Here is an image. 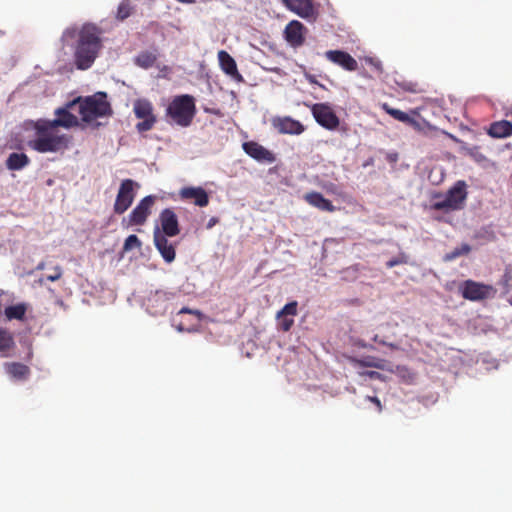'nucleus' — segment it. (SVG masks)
<instances>
[{
	"label": "nucleus",
	"instance_id": "6ab92c4d",
	"mask_svg": "<svg viewBox=\"0 0 512 512\" xmlns=\"http://www.w3.org/2000/svg\"><path fill=\"white\" fill-rule=\"evenodd\" d=\"M154 244L167 263H171L175 260L176 252L174 245L169 243L167 237L161 234L158 227L154 230Z\"/></svg>",
	"mask_w": 512,
	"mask_h": 512
},
{
	"label": "nucleus",
	"instance_id": "37998d69",
	"mask_svg": "<svg viewBox=\"0 0 512 512\" xmlns=\"http://www.w3.org/2000/svg\"><path fill=\"white\" fill-rule=\"evenodd\" d=\"M182 313H189V314H193L195 316H197V318L200 320L201 319V316H202V313L199 311V310H192L190 308H187V307H183L180 311H179V314H182Z\"/></svg>",
	"mask_w": 512,
	"mask_h": 512
},
{
	"label": "nucleus",
	"instance_id": "b1692460",
	"mask_svg": "<svg viewBox=\"0 0 512 512\" xmlns=\"http://www.w3.org/2000/svg\"><path fill=\"white\" fill-rule=\"evenodd\" d=\"M15 345L13 333L5 328H0V357L12 356L11 351L15 348Z\"/></svg>",
	"mask_w": 512,
	"mask_h": 512
},
{
	"label": "nucleus",
	"instance_id": "f704fd0d",
	"mask_svg": "<svg viewBox=\"0 0 512 512\" xmlns=\"http://www.w3.org/2000/svg\"><path fill=\"white\" fill-rule=\"evenodd\" d=\"M141 245H142V243H141L140 239L136 235L132 234V235H129L125 239L124 245H123V251L127 252V251H130L135 248L139 249V248H141Z\"/></svg>",
	"mask_w": 512,
	"mask_h": 512
},
{
	"label": "nucleus",
	"instance_id": "c756f323",
	"mask_svg": "<svg viewBox=\"0 0 512 512\" xmlns=\"http://www.w3.org/2000/svg\"><path fill=\"white\" fill-rule=\"evenodd\" d=\"M431 208L436 211H456L459 210V205H457V201H452L446 195L438 201L432 203Z\"/></svg>",
	"mask_w": 512,
	"mask_h": 512
},
{
	"label": "nucleus",
	"instance_id": "dca6fc26",
	"mask_svg": "<svg viewBox=\"0 0 512 512\" xmlns=\"http://www.w3.org/2000/svg\"><path fill=\"white\" fill-rule=\"evenodd\" d=\"M298 303L291 301L287 303L280 311H278L276 318L278 327L283 332H288L294 325L293 317L297 315Z\"/></svg>",
	"mask_w": 512,
	"mask_h": 512
},
{
	"label": "nucleus",
	"instance_id": "4468645a",
	"mask_svg": "<svg viewBox=\"0 0 512 512\" xmlns=\"http://www.w3.org/2000/svg\"><path fill=\"white\" fill-rule=\"evenodd\" d=\"M305 31L306 28L301 22L293 20L285 27V40L294 48L300 47L305 42Z\"/></svg>",
	"mask_w": 512,
	"mask_h": 512
},
{
	"label": "nucleus",
	"instance_id": "1a4fd4ad",
	"mask_svg": "<svg viewBox=\"0 0 512 512\" xmlns=\"http://www.w3.org/2000/svg\"><path fill=\"white\" fill-rule=\"evenodd\" d=\"M460 292L464 299L481 301L490 298L494 293V289L490 285L473 280H466L461 284Z\"/></svg>",
	"mask_w": 512,
	"mask_h": 512
},
{
	"label": "nucleus",
	"instance_id": "9d476101",
	"mask_svg": "<svg viewBox=\"0 0 512 512\" xmlns=\"http://www.w3.org/2000/svg\"><path fill=\"white\" fill-rule=\"evenodd\" d=\"M74 107L75 106H70L69 101L65 104V106L57 108L54 112L56 118L48 120V123L56 129H58V127H62L65 129L77 127L79 125V120L70 111Z\"/></svg>",
	"mask_w": 512,
	"mask_h": 512
},
{
	"label": "nucleus",
	"instance_id": "473e14b6",
	"mask_svg": "<svg viewBox=\"0 0 512 512\" xmlns=\"http://www.w3.org/2000/svg\"><path fill=\"white\" fill-rule=\"evenodd\" d=\"M471 251V247L470 245H468L467 243H464L462 244L460 247H457L455 248L454 250H452L451 252L447 253L445 256H444V260L445 261H452L462 255H467L469 254Z\"/></svg>",
	"mask_w": 512,
	"mask_h": 512
},
{
	"label": "nucleus",
	"instance_id": "bb28decb",
	"mask_svg": "<svg viewBox=\"0 0 512 512\" xmlns=\"http://www.w3.org/2000/svg\"><path fill=\"white\" fill-rule=\"evenodd\" d=\"M489 134L495 138H504L512 135V124L507 120L492 123Z\"/></svg>",
	"mask_w": 512,
	"mask_h": 512
},
{
	"label": "nucleus",
	"instance_id": "de8ad7c7",
	"mask_svg": "<svg viewBox=\"0 0 512 512\" xmlns=\"http://www.w3.org/2000/svg\"><path fill=\"white\" fill-rule=\"evenodd\" d=\"M158 310H155V313H158V311H161V309H165V305H163L162 307L161 306H158Z\"/></svg>",
	"mask_w": 512,
	"mask_h": 512
},
{
	"label": "nucleus",
	"instance_id": "0eeeda50",
	"mask_svg": "<svg viewBox=\"0 0 512 512\" xmlns=\"http://www.w3.org/2000/svg\"><path fill=\"white\" fill-rule=\"evenodd\" d=\"M139 184L132 179H124L120 183L118 193L113 205V211L117 215L124 214L132 205Z\"/></svg>",
	"mask_w": 512,
	"mask_h": 512
},
{
	"label": "nucleus",
	"instance_id": "ddd939ff",
	"mask_svg": "<svg viewBox=\"0 0 512 512\" xmlns=\"http://www.w3.org/2000/svg\"><path fill=\"white\" fill-rule=\"evenodd\" d=\"M272 125L281 134L300 135L305 131L300 121L289 116L273 118Z\"/></svg>",
	"mask_w": 512,
	"mask_h": 512
},
{
	"label": "nucleus",
	"instance_id": "79ce46f5",
	"mask_svg": "<svg viewBox=\"0 0 512 512\" xmlns=\"http://www.w3.org/2000/svg\"><path fill=\"white\" fill-rule=\"evenodd\" d=\"M366 399L368 401L372 402L376 406L378 412L382 411V404H381V401H380V399L378 397H376V396H367Z\"/></svg>",
	"mask_w": 512,
	"mask_h": 512
},
{
	"label": "nucleus",
	"instance_id": "393cba45",
	"mask_svg": "<svg viewBox=\"0 0 512 512\" xmlns=\"http://www.w3.org/2000/svg\"><path fill=\"white\" fill-rule=\"evenodd\" d=\"M446 196L450 198L452 201H457V205H459V210L462 209L467 198L466 183L462 180L457 181L447 191Z\"/></svg>",
	"mask_w": 512,
	"mask_h": 512
},
{
	"label": "nucleus",
	"instance_id": "a211bd4d",
	"mask_svg": "<svg viewBox=\"0 0 512 512\" xmlns=\"http://www.w3.org/2000/svg\"><path fill=\"white\" fill-rule=\"evenodd\" d=\"M3 368L7 376L13 381L24 382L27 381L31 375L30 367L21 362H5Z\"/></svg>",
	"mask_w": 512,
	"mask_h": 512
},
{
	"label": "nucleus",
	"instance_id": "423d86ee",
	"mask_svg": "<svg viewBox=\"0 0 512 512\" xmlns=\"http://www.w3.org/2000/svg\"><path fill=\"white\" fill-rule=\"evenodd\" d=\"M133 112L135 117L141 120L136 124L139 133L150 131L157 122L153 104L148 99H136L133 103Z\"/></svg>",
	"mask_w": 512,
	"mask_h": 512
},
{
	"label": "nucleus",
	"instance_id": "c9c22d12",
	"mask_svg": "<svg viewBox=\"0 0 512 512\" xmlns=\"http://www.w3.org/2000/svg\"><path fill=\"white\" fill-rule=\"evenodd\" d=\"M396 373L407 383H411L414 379V374L405 366H397Z\"/></svg>",
	"mask_w": 512,
	"mask_h": 512
},
{
	"label": "nucleus",
	"instance_id": "7ed1b4c3",
	"mask_svg": "<svg viewBox=\"0 0 512 512\" xmlns=\"http://www.w3.org/2000/svg\"><path fill=\"white\" fill-rule=\"evenodd\" d=\"M79 107L82 121L89 123L94 119L109 117L113 114L111 104L105 92H97L91 96L77 97L70 101V106Z\"/></svg>",
	"mask_w": 512,
	"mask_h": 512
},
{
	"label": "nucleus",
	"instance_id": "58836bf2",
	"mask_svg": "<svg viewBox=\"0 0 512 512\" xmlns=\"http://www.w3.org/2000/svg\"><path fill=\"white\" fill-rule=\"evenodd\" d=\"M359 375L362 377H368L369 379H372V380H383L384 379L383 375L377 371H363V372H359Z\"/></svg>",
	"mask_w": 512,
	"mask_h": 512
},
{
	"label": "nucleus",
	"instance_id": "2eb2a0df",
	"mask_svg": "<svg viewBox=\"0 0 512 512\" xmlns=\"http://www.w3.org/2000/svg\"><path fill=\"white\" fill-rule=\"evenodd\" d=\"M325 57L335 65L340 66L346 71H356L358 69L357 61L348 53L342 50H328Z\"/></svg>",
	"mask_w": 512,
	"mask_h": 512
},
{
	"label": "nucleus",
	"instance_id": "49530a36",
	"mask_svg": "<svg viewBox=\"0 0 512 512\" xmlns=\"http://www.w3.org/2000/svg\"><path fill=\"white\" fill-rule=\"evenodd\" d=\"M158 310H155V313H158V311H161V309H165V305H163L162 307L161 306H158Z\"/></svg>",
	"mask_w": 512,
	"mask_h": 512
},
{
	"label": "nucleus",
	"instance_id": "3c124183",
	"mask_svg": "<svg viewBox=\"0 0 512 512\" xmlns=\"http://www.w3.org/2000/svg\"><path fill=\"white\" fill-rule=\"evenodd\" d=\"M406 89H407V90H409L410 92H415V90H414V89H412V88H410V87H408V88H406Z\"/></svg>",
	"mask_w": 512,
	"mask_h": 512
},
{
	"label": "nucleus",
	"instance_id": "72a5a7b5",
	"mask_svg": "<svg viewBox=\"0 0 512 512\" xmlns=\"http://www.w3.org/2000/svg\"><path fill=\"white\" fill-rule=\"evenodd\" d=\"M132 10L133 8L128 0L122 1L117 9V19L121 21L125 20L132 14Z\"/></svg>",
	"mask_w": 512,
	"mask_h": 512
},
{
	"label": "nucleus",
	"instance_id": "09e8293b",
	"mask_svg": "<svg viewBox=\"0 0 512 512\" xmlns=\"http://www.w3.org/2000/svg\"><path fill=\"white\" fill-rule=\"evenodd\" d=\"M411 113H412L413 115H418V112H417L416 110H412V111H411Z\"/></svg>",
	"mask_w": 512,
	"mask_h": 512
},
{
	"label": "nucleus",
	"instance_id": "c85d7f7f",
	"mask_svg": "<svg viewBox=\"0 0 512 512\" xmlns=\"http://www.w3.org/2000/svg\"><path fill=\"white\" fill-rule=\"evenodd\" d=\"M174 297V293L164 290H156L154 293L150 295L148 298L149 306H163L169 300Z\"/></svg>",
	"mask_w": 512,
	"mask_h": 512
},
{
	"label": "nucleus",
	"instance_id": "ea45409f",
	"mask_svg": "<svg viewBox=\"0 0 512 512\" xmlns=\"http://www.w3.org/2000/svg\"><path fill=\"white\" fill-rule=\"evenodd\" d=\"M356 363L361 366H364V367H375V368H380V369L383 368V366L381 364L375 363L374 361H372L370 359L356 360Z\"/></svg>",
	"mask_w": 512,
	"mask_h": 512
},
{
	"label": "nucleus",
	"instance_id": "4be33fe9",
	"mask_svg": "<svg viewBox=\"0 0 512 512\" xmlns=\"http://www.w3.org/2000/svg\"><path fill=\"white\" fill-rule=\"evenodd\" d=\"M282 2L302 18H307L314 13L312 0H282Z\"/></svg>",
	"mask_w": 512,
	"mask_h": 512
},
{
	"label": "nucleus",
	"instance_id": "2f4dec72",
	"mask_svg": "<svg viewBox=\"0 0 512 512\" xmlns=\"http://www.w3.org/2000/svg\"><path fill=\"white\" fill-rule=\"evenodd\" d=\"M156 60L157 57L154 53L143 51L136 56L135 64L141 68L148 69L155 64Z\"/></svg>",
	"mask_w": 512,
	"mask_h": 512
},
{
	"label": "nucleus",
	"instance_id": "39448f33",
	"mask_svg": "<svg viewBox=\"0 0 512 512\" xmlns=\"http://www.w3.org/2000/svg\"><path fill=\"white\" fill-rule=\"evenodd\" d=\"M310 108L311 114L316 123L329 131H335L340 126V118L328 102L305 104Z\"/></svg>",
	"mask_w": 512,
	"mask_h": 512
},
{
	"label": "nucleus",
	"instance_id": "e433bc0d",
	"mask_svg": "<svg viewBox=\"0 0 512 512\" xmlns=\"http://www.w3.org/2000/svg\"><path fill=\"white\" fill-rule=\"evenodd\" d=\"M407 256L403 253H401L399 256L395 257V258H392L390 259L387 263H386V267L387 268H393L397 265H400V264H406L407 263Z\"/></svg>",
	"mask_w": 512,
	"mask_h": 512
},
{
	"label": "nucleus",
	"instance_id": "8fccbe9b",
	"mask_svg": "<svg viewBox=\"0 0 512 512\" xmlns=\"http://www.w3.org/2000/svg\"><path fill=\"white\" fill-rule=\"evenodd\" d=\"M375 66H376V68H377V69H380V63H379V62H377V63L375 64Z\"/></svg>",
	"mask_w": 512,
	"mask_h": 512
},
{
	"label": "nucleus",
	"instance_id": "cd10ccee",
	"mask_svg": "<svg viewBox=\"0 0 512 512\" xmlns=\"http://www.w3.org/2000/svg\"><path fill=\"white\" fill-rule=\"evenodd\" d=\"M27 311V304L18 303L16 305L7 306L4 309V315L7 320H24Z\"/></svg>",
	"mask_w": 512,
	"mask_h": 512
},
{
	"label": "nucleus",
	"instance_id": "f257e3e1",
	"mask_svg": "<svg viewBox=\"0 0 512 512\" xmlns=\"http://www.w3.org/2000/svg\"><path fill=\"white\" fill-rule=\"evenodd\" d=\"M103 30L94 23H85L77 34L74 64L79 70L89 69L103 48Z\"/></svg>",
	"mask_w": 512,
	"mask_h": 512
},
{
	"label": "nucleus",
	"instance_id": "7c9ffc66",
	"mask_svg": "<svg viewBox=\"0 0 512 512\" xmlns=\"http://www.w3.org/2000/svg\"><path fill=\"white\" fill-rule=\"evenodd\" d=\"M431 208L436 211H456L459 210V205H457V201H452L446 195L438 201L432 203Z\"/></svg>",
	"mask_w": 512,
	"mask_h": 512
},
{
	"label": "nucleus",
	"instance_id": "f03ea898",
	"mask_svg": "<svg viewBox=\"0 0 512 512\" xmlns=\"http://www.w3.org/2000/svg\"><path fill=\"white\" fill-rule=\"evenodd\" d=\"M33 129L35 135L28 145L38 153L64 152L70 147L72 136L59 133L58 129L48 123V119L37 120Z\"/></svg>",
	"mask_w": 512,
	"mask_h": 512
},
{
	"label": "nucleus",
	"instance_id": "9b49d317",
	"mask_svg": "<svg viewBox=\"0 0 512 512\" xmlns=\"http://www.w3.org/2000/svg\"><path fill=\"white\" fill-rule=\"evenodd\" d=\"M244 152L260 163L271 164L276 161L275 154L256 141H247L242 144Z\"/></svg>",
	"mask_w": 512,
	"mask_h": 512
},
{
	"label": "nucleus",
	"instance_id": "a19ab883",
	"mask_svg": "<svg viewBox=\"0 0 512 512\" xmlns=\"http://www.w3.org/2000/svg\"><path fill=\"white\" fill-rule=\"evenodd\" d=\"M373 341H374V342H377V343H379V344H381V345L387 346V347H389L390 349H393V350H397V349L399 348L397 344H394V343H388V342H386L385 340L380 339L378 335H375V336L373 337Z\"/></svg>",
	"mask_w": 512,
	"mask_h": 512
},
{
	"label": "nucleus",
	"instance_id": "a878e982",
	"mask_svg": "<svg viewBox=\"0 0 512 512\" xmlns=\"http://www.w3.org/2000/svg\"><path fill=\"white\" fill-rule=\"evenodd\" d=\"M30 163L29 157L25 153H11L6 159V167L11 171H17L25 168Z\"/></svg>",
	"mask_w": 512,
	"mask_h": 512
},
{
	"label": "nucleus",
	"instance_id": "4c0bfd02",
	"mask_svg": "<svg viewBox=\"0 0 512 512\" xmlns=\"http://www.w3.org/2000/svg\"><path fill=\"white\" fill-rule=\"evenodd\" d=\"M63 275V270L62 268L57 265L55 267H53V272L49 275L46 276V279L48 281H51V282H54V281H57L59 280Z\"/></svg>",
	"mask_w": 512,
	"mask_h": 512
},
{
	"label": "nucleus",
	"instance_id": "f3484780",
	"mask_svg": "<svg viewBox=\"0 0 512 512\" xmlns=\"http://www.w3.org/2000/svg\"><path fill=\"white\" fill-rule=\"evenodd\" d=\"M182 200H191L196 206L206 207L209 204V196L202 187H183L179 191Z\"/></svg>",
	"mask_w": 512,
	"mask_h": 512
},
{
	"label": "nucleus",
	"instance_id": "c03bdc74",
	"mask_svg": "<svg viewBox=\"0 0 512 512\" xmlns=\"http://www.w3.org/2000/svg\"><path fill=\"white\" fill-rule=\"evenodd\" d=\"M33 356H34L33 348H32V345L29 344L28 347H27V353H26V355L24 357V360L29 363V362L32 361Z\"/></svg>",
	"mask_w": 512,
	"mask_h": 512
},
{
	"label": "nucleus",
	"instance_id": "aec40b11",
	"mask_svg": "<svg viewBox=\"0 0 512 512\" xmlns=\"http://www.w3.org/2000/svg\"><path fill=\"white\" fill-rule=\"evenodd\" d=\"M218 60L220 67L225 74L237 82L243 81V76L239 73L235 60L228 52L220 50L218 52Z\"/></svg>",
	"mask_w": 512,
	"mask_h": 512
},
{
	"label": "nucleus",
	"instance_id": "412c9836",
	"mask_svg": "<svg viewBox=\"0 0 512 512\" xmlns=\"http://www.w3.org/2000/svg\"><path fill=\"white\" fill-rule=\"evenodd\" d=\"M381 108L383 111H385L388 115L393 117L395 120H398L402 123H405L411 127H413L415 130L420 131L422 129L421 124L415 120L413 117H411L408 113L403 112L399 109L392 108L389 104L383 103L381 104Z\"/></svg>",
	"mask_w": 512,
	"mask_h": 512
},
{
	"label": "nucleus",
	"instance_id": "5701e85b",
	"mask_svg": "<svg viewBox=\"0 0 512 512\" xmlns=\"http://www.w3.org/2000/svg\"><path fill=\"white\" fill-rule=\"evenodd\" d=\"M304 200L311 206L326 212H334L336 210L335 206L329 199L324 198V196L319 192H309L304 195Z\"/></svg>",
	"mask_w": 512,
	"mask_h": 512
},
{
	"label": "nucleus",
	"instance_id": "a18cd8bd",
	"mask_svg": "<svg viewBox=\"0 0 512 512\" xmlns=\"http://www.w3.org/2000/svg\"><path fill=\"white\" fill-rule=\"evenodd\" d=\"M44 268H45V263H44V262H40V263L37 265V267H36V269H37V270H43Z\"/></svg>",
	"mask_w": 512,
	"mask_h": 512
},
{
	"label": "nucleus",
	"instance_id": "f8f14e48",
	"mask_svg": "<svg viewBox=\"0 0 512 512\" xmlns=\"http://www.w3.org/2000/svg\"><path fill=\"white\" fill-rule=\"evenodd\" d=\"M159 220L161 224L160 232L165 237H175L180 233L178 217L172 209L166 208L162 210Z\"/></svg>",
	"mask_w": 512,
	"mask_h": 512
},
{
	"label": "nucleus",
	"instance_id": "20e7f679",
	"mask_svg": "<svg viewBox=\"0 0 512 512\" xmlns=\"http://www.w3.org/2000/svg\"><path fill=\"white\" fill-rule=\"evenodd\" d=\"M195 113V99L188 94L174 97L166 110V115L181 127L189 126L192 123Z\"/></svg>",
	"mask_w": 512,
	"mask_h": 512
},
{
	"label": "nucleus",
	"instance_id": "6e6552de",
	"mask_svg": "<svg viewBox=\"0 0 512 512\" xmlns=\"http://www.w3.org/2000/svg\"><path fill=\"white\" fill-rule=\"evenodd\" d=\"M157 200L155 195H148L141 199L128 215V226H142L152 213Z\"/></svg>",
	"mask_w": 512,
	"mask_h": 512
}]
</instances>
